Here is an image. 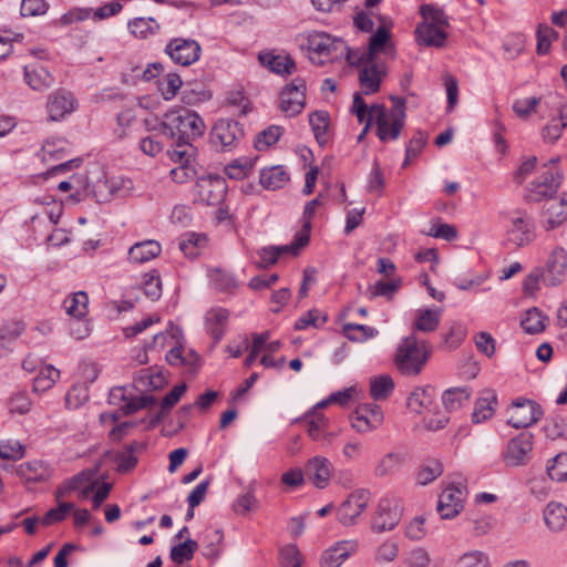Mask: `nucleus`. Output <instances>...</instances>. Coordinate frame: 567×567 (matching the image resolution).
<instances>
[{
  "label": "nucleus",
  "instance_id": "f257e3e1",
  "mask_svg": "<svg viewBox=\"0 0 567 567\" xmlns=\"http://www.w3.org/2000/svg\"><path fill=\"white\" fill-rule=\"evenodd\" d=\"M392 23L380 14L357 11V30L372 33L367 50L357 56L358 80L361 93L374 94L380 90L382 79L386 75V64L380 59L391 43Z\"/></svg>",
  "mask_w": 567,
  "mask_h": 567
},
{
  "label": "nucleus",
  "instance_id": "f03ea898",
  "mask_svg": "<svg viewBox=\"0 0 567 567\" xmlns=\"http://www.w3.org/2000/svg\"><path fill=\"white\" fill-rule=\"evenodd\" d=\"M404 120L405 113L402 106L393 107L390 113H386L383 105H368L357 93V122L364 124L361 134L357 136V142L364 137L373 123L377 125V135L382 142L396 140L404 126Z\"/></svg>",
  "mask_w": 567,
  "mask_h": 567
},
{
  "label": "nucleus",
  "instance_id": "7ed1b4c3",
  "mask_svg": "<svg viewBox=\"0 0 567 567\" xmlns=\"http://www.w3.org/2000/svg\"><path fill=\"white\" fill-rule=\"evenodd\" d=\"M162 132L173 141H194L205 132L204 121L188 109L171 110L164 115Z\"/></svg>",
  "mask_w": 567,
  "mask_h": 567
},
{
  "label": "nucleus",
  "instance_id": "20e7f679",
  "mask_svg": "<svg viewBox=\"0 0 567 567\" xmlns=\"http://www.w3.org/2000/svg\"><path fill=\"white\" fill-rule=\"evenodd\" d=\"M431 350L425 341L419 340L414 333L402 339L396 348L394 364L396 370L405 377L419 375L427 360Z\"/></svg>",
  "mask_w": 567,
  "mask_h": 567
},
{
  "label": "nucleus",
  "instance_id": "39448f33",
  "mask_svg": "<svg viewBox=\"0 0 567 567\" xmlns=\"http://www.w3.org/2000/svg\"><path fill=\"white\" fill-rule=\"evenodd\" d=\"M306 47L308 56L315 64L322 65L338 58L339 53L342 54L344 51H347L348 62L352 64L350 50L341 40L333 39L328 33L317 31L309 33Z\"/></svg>",
  "mask_w": 567,
  "mask_h": 567
},
{
  "label": "nucleus",
  "instance_id": "423d86ee",
  "mask_svg": "<svg viewBox=\"0 0 567 567\" xmlns=\"http://www.w3.org/2000/svg\"><path fill=\"white\" fill-rule=\"evenodd\" d=\"M536 238L533 218L523 212H516L506 220L503 244L507 248H522L530 245Z\"/></svg>",
  "mask_w": 567,
  "mask_h": 567
},
{
  "label": "nucleus",
  "instance_id": "0eeeda50",
  "mask_svg": "<svg viewBox=\"0 0 567 567\" xmlns=\"http://www.w3.org/2000/svg\"><path fill=\"white\" fill-rule=\"evenodd\" d=\"M156 399L152 395L127 398L126 390L123 386L113 388L109 393V403L118 406V411L107 416L116 421L122 415L133 414L144 408L154 404Z\"/></svg>",
  "mask_w": 567,
  "mask_h": 567
},
{
  "label": "nucleus",
  "instance_id": "6e6552de",
  "mask_svg": "<svg viewBox=\"0 0 567 567\" xmlns=\"http://www.w3.org/2000/svg\"><path fill=\"white\" fill-rule=\"evenodd\" d=\"M401 515L400 502L396 498L389 496L381 498L372 518V530L374 533L392 530L401 520Z\"/></svg>",
  "mask_w": 567,
  "mask_h": 567
},
{
  "label": "nucleus",
  "instance_id": "1a4fd4ad",
  "mask_svg": "<svg viewBox=\"0 0 567 567\" xmlns=\"http://www.w3.org/2000/svg\"><path fill=\"white\" fill-rule=\"evenodd\" d=\"M534 436L529 432H522L511 439L503 452V461L506 466H523L529 461L533 451Z\"/></svg>",
  "mask_w": 567,
  "mask_h": 567
},
{
  "label": "nucleus",
  "instance_id": "9d476101",
  "mask_svg": "<svg viewBox=\"0 0 567 567\" xmlns=\"http://www.w3.org/2000/svg\"><path fill=\"white\" fill-rule=\"evenodd\" d=\"M467 496V488L464 484H451L440 495L437 512L443 519H452L457 516Z\"/></svg>",
  "mask_w": 567,
  "mask_h": 567
},
{
  "label": "nucleus",
  "instance_id": "9b49d317",
  "mask_svg": "<svg viewBox=\"0 0 567 567\" xmlns=\"http://www.w3.org/2000/svg\"><path fill=\"white\" fill-rule=\"evenodd\" d=\"M542 272L546 286L556 287L561 285L567 278V250L560 246L553 248L546 258Z\"/></svg>",
  "mask_w": 567,
  "mask_h": 567
},
{
  "label": "nucleus",
  "instance_id": "f8f14e48",
  "mask_svg": "<svg viewBox=\"0 0 567 567\" xmlns=\"http://www.w3.org/2000/svg\"><path fill=\"white\" fill-rule=\"evenodd\" d=\"M306 81L296 78L289 82L280 93V109L289 116H296L306 106Z\"/></svg>",
  "mask_w": 567,
  "mask_h": 567
},
{
  "label": "nucleus",
  "instance_id": "ddd939ff",
  "mask_svg": "<svg viewBox=\"0 0 567 567\" xmlns=\"http://www.w3.org/2000/svg\"><path fill=\"white\" fill-rule=\"evenodd\" d=\"M508 424L515 429L528 427L540 420L543 410L538 403L527 399H518L512 403Z\"/></svg>",
  "mask_w": 567,
  "mask_h": 567
},
{
  "label": "nucleus",
  "instance_id": "4468645a",
  "mask_svg": "<svg viewBox=\"0 0 567 567\" xmlns=\"http://www.w3.org/2000/svg\"><path fill=\"white\" fill-rule=\"evenodd\" d=\"M200 52L199 43L193 39L175 38L165 48V53L171 60L183 66H188L198 61Z\"/></svg>",
  "mask_w": 567,
  "mask_h": 567
},
{
  "label": "nucleus",
  "instance_id": "2eb2a0df",
  "mask_svg": "<svg viewBox=\"0 0 567 567\" xmlns=\"http://www.w3.org/2000/svg\"><path fill=\"white\" fill-rule=\"evenodd\" d=\"M243 136L244 130L237 121L221 118L214 125L210 140L214 145H219L223 150H229L235 146Z\"/></svg>",
  "mask_w": 567,
  "mask_h": 567
},
{
  "label": "nucleus",
  "instance_id": "dca6fc26",
  "mask_svg": "<svg viewBox=\"0 0 567 567\" xmlns=\"http://www.w3.org/2000/svg\"><path fill=\"white\" fill-rule=\"evenodd\" d=\"M196 193L199 202L215 206L224 199L226 185L219 177H203L196 183Z\"/></svg>",
  "mask_w": 567,
  "mask_h": 567
},
{
  "label": "nucleus",
  "instance_id": "f3484780",
  "mask_svg": "<svg viewBox=\"0 0 567 567\" xmlns=\"http://www.w3.org/2000/svg\"><path fill=\"white\" fill-rule=\"evenodd\" d=\"M383 412L375 403H360L357 395V432H369L381 426Z\"/></svg>",
  "mask_w": 567,
  "mask_h": 567
},
{
  "label": "nucleus",
  "instance_id": "a211bd4d",
  "mask_svg": "<svg viewBox=\"0 0 567 567\" xmlns=\"http://www.w3.org/2000/svg\"><path fill=\"white\" fill-rule=\"evenodd\" d=\"M567 220V194L548 200L543 209V227L553 230Z\"/></svg>",
  "mask_w": 567,
  "mask_h": 567
},
{
  "label": "nucleus",
  "instance_id": "6ab92c4d",
  "mask_svg": "<svg viewBox=\"0 0 567 567\" xmlns=\"http://www.w3.org/2000/svg\"><path fill=\"white\" fill-rule=\"evenodd\" d=\"M75 110V101L70 92L58 90L49 95L47 111L49 120L60 121Z\"/></svg>",
  "mask_w": 567,
  "mask_h": 567
},
{
  "label": "nucleus",
  "instance_id": "aec40b11",
  "mask_svg": "<svg viewBox=\"0 0 567 567\" xmlns=\"http://www.w3.org/2000/svg\"><path fill=\"white\" fill-rule=\"evenodd\" d=\"M354 551V543L340 540L324 549L319 559L320 567H340Z\"/></svg>",
  "mask_w": 567,
  "mask_h": 567
},
{
  "label": "nucleus",
  "instance_id": "412c9836",
  "mask_svg": "<svg viewBox=\"0 0 567 567\" xmlns=\"http://www.w3.org/2000/svg\"><path fill=\"white\" fill-rule=\"evenodd\" d=\"M331 463L321 456H316L306 465L305 475L318 488H324L331 477Z\"/></svg>",
  "mask_w": 567,
  "mask_h": 567
},
{
  "label": "nucleus",
  "instance_id": "4be33fe9",
  "mask_svg": "<svg viewBox=\"0 0 567 567\" xmlns=\"http://www.w3.org/2000/svg\"><path fill=\"white\" fill-rule=\"evenodd\" d=\"M557 190V184L554 182L551 171H544L527 188V198L530 202H540L547 197H551Z\"/></svg>",
  "mask_w": 567,
  "mask_h": 567
},
{
  "label": "nucleus",
  "instance_id": "5701e85b",
  "mask_svg": "<svg viewBox=\"0 0 567 567\" xmlns=\"http://www.w3.org/2000/svg\"><path fill=\"white\" fill-rule=\"evenodd\" d=\"M24 81L34 91H45L54 84V78L43 66L31 64L24 66Z\"/></svg>",
  "mask_w": 567,
  "mask_h": 567
},
{
  "label": "nucleus",
  "instance_id": "b1692460",
  "mask_svg": "<svg viewBox=\"0 0 567 567\" xmlns=\"http://www.w3.org/2000/svg\"><path fill=\"white\" fill-rule=\"evenodd\" d=\"M258 60L262 66L280 75H290L296 71V63L289 55L261 52L258 54Z\"/></svg>",
  "mask_w": 567,
  "mask_h": 567
},
{
  "label": "nucleus",
  "instance_id": "393cba45",
  "mask_svg": "<svg viewBox=\"0 0 567 567\" xmlns=\"http://www.w3.org/2000/svg\"><path fill=\"white\" fill-rule=\"evenodd\" d=\"M415 37L420 44L435 48L443 47L446 40V33L443 31V28L426 21L416 27Z\"/></svg>",
  "mask_w": 567,
  "mask_h": 567
},
{
  "label": "nucleus",
  "instance_id": "a878e982",
  "mask_svg": "<svg viewBox=\"0 0 567 567\" xmlns=\"http://www.w3.org/2000/svg\"><path fill=\"white\" fill-rule=\"evenodd\" d=\"M497 406V395L493 390H485L480 396L474 406L472 414L473 422L482 423L491 419Z\"/></svg>",
  "mask_w": 567,
  "mask_h": 567
},
{
  "label": "nucleus",
  "instance_id": "bb28decb",
  "mask_svg": "<svg viewBox=\"0 0 567 567\" xmlns=\"http://www.w3.org/2000/svg\"><path fill=\"white\" fill-rule=\"evenodd\" d=\"M161 251L162 247L156 240H144L130 248L128 257L134 264H143L156 258Z\"/></svg>",
  "mask_w": 567,
  "mask_h": 567
},
{
  "label": "nucleus",
  "instance_id": "cd10ccee",
  "mask_svg": "<svg viewBox=\"0 0 567 567\" xmlns=\"http://www.w3.org/2000/svg\"><path fill=\"white\" fill-rule=\"evenodd\" d=\"M435 398V390L432 386L416 388L408 398L406 406L414 413H422L430 410Z\"/></svg>",
  "mask_w": 567,
  "mask_h": 567
},
{
  "label": "nucleus",
  "instance_id": "c85d7f7f",
  "mask_svg": "<svg viewBox=\"0 0 567 567\" xmlns=\"http://www.w3.org/2000/svg\"><path fill=\"white\" fill-rule=\"evenodd\" d=\"M549 322V318L538 308L534 307L526 310L520 327L528 334L543 332Z\"/></svg>",
  "mask_w": 567,
  "mask_h": 567
},
{
  "label": "nucleus",
  "instance_id": "c756f323",
  "mask_svg": "<svg viewBox=\"0 0 567 567\" xmlns=\"http://www.w3.org/2000/svg\"><path fill=\"white\" fill-rule=\"evenodd\" d=\"M186 389V384H177L163 398L159 411L156 412L151 419V425L154 426L166 417V415L184 395Z\"/></svg>",
  "mask_w": 567,
  "mask_h": 567
},
{
  "label": "nucleus",
  "instance_id": "7c9ffc66",
  "mask_svg": "<svg viewBox=\"0 0 567 567\" xmlns=\"http://www.w3.org/2000/svg\"><path fill=\"white\" fill-rule=\"evenodd\" d=\"M228 318L229 312L224 308H213L207 312V330L216 342L223 338Z\"/></svg>",
  "mask_w": 567,
  "mask_h": 567
},
{
  "label": "nucleus",
  "instance_id": "2f4dec72",
  "mask_svg": "<svg viewBox=\"0 0 567 567\" xmlns=\"http://www.w3.org/2000/svg\"><path fill=\"white\" fill-rule=\"evenodd\" d=\"M544 520L551 532H560L567 523V508L559 503H548L544 511Z\"/></svg>",
  "mask_w": 567,
  "mask_h": 567
},
{
  "label": "nucleus",
  "instance_id": "473e14b6",
  "mask_svg": "<svg viewBox=\"0 0 567 567\" xmlns=\"http://www.w3.org/2000/svg\"><path fill=\"white\" fill-rule=\"evenodd\" d=\"M19 475L27 482H43L47 481L50 475V468L42 461H30L22 463L19 466Z\"/></svg>",
  "mask_w": 567,
  "mask_h": 567
},
{
  "label": "nucleus",
  "instance_id": "72a5a7b5",
  "mask_svg": "<svg viewBox=\"0 0 567 567\" xmlns=\"http://www.w3.org/2000/svg\"><path fill=\"white\" fill-rule=\"evenodd\" d=\"M472 395L467 386L451 388L443 392L442 403L447 412H453L466 404Z\"/></svg>",
  "mask_w": 567,
  "mask_h": 567
},
{
  "label": "nucleus",
  "instance_id": "f704fd0d",
  "mask_svg": "<svg viewBox=\"0 0 567 567\" xmlns=\"http://www.w3.org/2000/svg\"><path fill=\"white\" fill-rule=\"evenodd\" d=\"M289 181V175L282 166H272L261 171L260 184L267 189L281 188Z\"/></svg>",
  "mask_w": 567,
  "mask_h": 567
},
{
  "label": "nucleus",
  "instance_id": "c9c22d12",
  "mask_svg": "<svg viewBox=\"0 0 567 567\" xmlns=\"http://www.w3.org/2000/svg\"><path fill=\"white\" fill-rule=\"evenodd\" d=\"M441 320V311L433 309H421L417 311V315L413 324V333L415 331L421 332H432L436 330Z\"/></svg>",
  "mask_w": 567,
  "mask_h": 567
},
{
  "label": "nucleus",
  "instance_id": "e433bc0d",
  "mask_svg": "<svg viewBox=\"0 0 567 567\" xmlns=\"http://www.w3.org/2000/svg\"><path fill=\"white\" fill-rule=\"evenodd\" d=\"M370 395L374 401L385 400L394 389V382L391 375L380 374L370 379Z\"/></svg>",
  "mask_w": 567,
  "mask_h": 567
},
{
  "label": "nucleus",
  "instance_id": "4c0bfd02",
  "mask_svg": "<svg viewBox=\"0 0 567 567\" xmlns=\"http://www.w3.org/2000/svg\"><path fill=\"white\" fill-rule=\"evenodd\" d=\"M402 285L401 278H394L390 281L379 280L373 285L369 286L367 293L370 299L375 297H384L388 300L393 299L394 295L399 291Z\"/></svg>",
  "mask_w": 567,
  "mask_h": 567
},
{
  "label": "nucleus",
  "instance_id": "58836bf2",
  "mask_svg": "<svg viewBox=\"0 0 567 567\" xmlns=\"http://www.w3.org/2000/svg\"><path fill=\"white\" fill-rule=\"evenodd\" d=\"M89 297L84 291H78L68 297L64 302V309L68 315L74 318H83L87 313Z\"/></svg>",
  "mask_w": 567,
  "mask_h": 567
},
{
  "label": "nucleus",
  "instance_id": "ea45409f",
  "mask_svg": "<svg viewBox=\"0 0 567 567\" xmlns=\"http://www.w3.org/2000/svg\"><path fill=\"white\" fill-rule=\"evenodd\" d=\"M207 245V237L203 234L188 233L179 243V249L188 258H196Z\"/></svg>",
  "mask_w": 567,
  "mask_h": 567
},
{
  "label": "nucleus",
  "instance_id": "a19ab883",
  "mask_svg": "<svg viewBox=\"0 0 567 567\" xmlns=\"http://www.w3.org/2000/svg\"><path fill=\"white\" fill-rule=\"evenodd\" d=\"M131 33L140 39H146L159 30V24L153 18H135L128 22Z\"/></svg>",
  "mask_w": 567,
  "mask_h": 567
},
{
  "label": "nucleus",
  "instance_id": "79ce46f5",
  "mask_svg": "<svg viewBox=\"0 0 567 567\" xmlns=\"http://www.w3.org/2000/svg\"><path fill=\"white\" fill-rule=\"evenodd\" d=\"M309 124L312 128L316 140L319 144L327 141V132L329 127V114L326 111H316L309 115Z\"/></svg>",
  "mask_w": 567,
  "mask_h": 567
},
{
  "label": "nucleus",
  "instance_id": "37998d69",
  "mask_svg": "<svg viewBox=\"0 0 567 567\" xmlns=\"http://www.w3.org/2000/svg\"><path fill=\"white\" fill-rule=\"evenodd\" d=\"M60 377V371L53 365L43 367L33 380V391L44 392L51 389Z\"/></svg>",
  "mask_w": 567,
  "mask_h": 567
},
{
  "label": "nucleus",
  "instance_id": "c03bdc74",
  "mask_svg": "<svg viewBox=\"0 0 567 567\" xmlns=\"http://www.w3.org/2000/svg\"><path fill=\"white\" fill-rule=\"evenodd\" d=\"M443 473V466L437 460H427L423 463L417 473H416V482L420 485H427L441 476Z\"/></svg>",
  "mask_w": 567,
  "mask_h": 567
},
{
  "label": "nucleus",
  "instance_id": "a18cd8bd",
  "mask_svg": "<svg viewBox=\"0 0 567 567\" xmlns=\"http://www.w3.org/2000/svg\"><path fill=\"white\" fill-rule=\"evenodd\" d=\"M255 165V159L249 157H240L233 161L225 167V174L231 179H244L247 177Z\"/></svg>",
  "mask_w": 567,
  "mask_h": 567
},
{
  "label": "nucleus",
  "instance_id": "49530a36",
  "mask_svg": "<svg viewBox=\"0 0 567 567\" xmlns=\"http://www.w3.org/2000/svg\"><path fill=\"white\" fill-rule=\"evenodd\" d=\"M305 557L295 544H288L279 548L280 567H301Z\"/></svg>",
  "mask_w": 567,
  "mask_h": 567
},
{
  "label": "nucleus",
  "instance_id": "de8ad7c7",
  "mask_svg": "<svg viewBox=\"0 0 567 567\" xmlns=\"http://www.w3.org/2000/svg\"><path fill=\"white\" fill-rule=\"evenodd\" d=\"M404 457L400 453L390 452L385 454L375 466L377 476H386L399 471Z\"/></svg>",
  "mask_w": 567,
  "mask_h": 567
},
{
  "label": "nucleus",
  "instance_id": "09e8293b",
  "mask_svg": "<svg viewBox=\"0 0 567 567\" xmlns=\"http://www.w3.org/2000/svg\"><path fill=\"white\" fill-rule=\"evenodd\" d=\"M198 548L196 540L186 538L184 543L173 546L171 549V559L176 564H183L190 560Z\"/></svg>",
  "mask_w": 567,
  "mask_h": 567
},
{
  "label": "nucleus",
  "instance_id": "8fccbe9b",
  "mask_svg": "<svg viewBox=\"0 0 567 567\" xmlns=\"http://www.w3.org/2000/svg\"><path fill=\"white\" fill-rule=\"evenodd\" d=\"M558 39V32L547 24H539L537 29L536 51L539 55H545L550 50L553 41Z\"/></svg>",
  "mask_w": 567,
  "mask_h": 567
},
{
  "label": "nucleus",
  "instance_id": "3c124183",
  "mask_svg": "<svg viewBox=\"0 0 567 567\" xmlns=\"http://www.w3.org/2000/svg\"><path fill=\"white\" fill-rule=\"evenodd\" d=\"M431 561L432 559L429 551L423 547L411 549L402 559L404 567H430Z\"/></svg>",
  "mask_w": 567,
  "mask_h": 567
},
{
  "label": "nucleus",
  "instance_id": "603ef678",
  "mask_svg": "<svg viewBox=\"0 0 567 567\" xmlns=\"http://www.w3.org/2000/svg\"><path fill=\"white\" fill-rule=\"evenodd\" d=\"M327 322V315L318 309H311L302 315L296 322V330H303L308 327L321 328Z\"/></svg>",
  "mask_w": 567,
  "mask_h": 567
},
{
  "label": "nucleus",
  "instance_id": "864d4df0",
  "mask_svg": "<svg viewBox=\"0 0 567 567\" xmlns=\"http://www.w3.org/2000/svg\"><path fill=\"white\" fill-rule=\"evenodd\" d=\"M548 476L557 482L567 480V453L557 454L547 465Z\"/></svg>",
  "mask_w": 567,
  "mask_h": 567
},
{
  "label": "nucleus",
  "instance_id": "5fc2aeb1",
  "mask_svg": "<svg viewBox=\"0 0 567 567\" xmlns=\"http://www.w3.org/2000/svg\"><path fill=\"white\" fill-rule=\"evenodd\" d=\"M24 455V447L18 441L13 439L4 440L0 442V458L3 461H18Z\"/></svg>",
  "mask_w": 567,
  "mask_h": 567
},
{
  "label": "nucleus",
  "instance_id": "6e6d98bb",
  "mask_svg": "<svg viewBox=\"0 0 567 567\" xmlns=\"http://www.w3.org/2000/svg\"><path fill=\"white\" fill-rule=\"evenodd\" d=\"M173 142L174 148L169 152L171 159L175 163H179V166H187L194 155L192 141H186L185 145H183L182 141Z\"/></svg>",
  "mask_w": 567,
  "mask_h": 567
},
{
  "label": "nucleus",
  "instance_id": "4d7b16f0",
  "mask_svg": "<svg viewBox=\"0 0 567 567\" xmlns=\"http://www.w3.org/2000/svg\"><path fill=\"white\" fill-rule=\"evenodd\" d=\"M58 507L51 508L41 518V524L50 526L54 523L62 522L75 507L73 503H63L60 499L58 501Z\"/></svg>",
  "mask_w": 567,
  "mask_h": 567
},
{
  "label": "nucleus",
  "instance_id": "13d9d810",
  "mask_svg": "<svg viewBox=\"0 0 567 567\" xmlns=\"http://www.w3.org/2000/svg\"><path fill=\"white\" fill-rule=\"evenodd\" d=\"M143 290L152 300H157L162 296V281L156 270L144 275Z\"/></svg>",
  "mask_w": 567,
  "mask_h": 567
},
{
  "label": "nucleus",
  "instance_id": "bf43d9fd",
  "mask_svg": "<svg viewBox=\"0 0 567 567\" xmlns=\"http://www.w3.org/2000/svg\"><path fill=\"white\" fill-rule=\"evenodd\" d=\"M455 567H489V560L484 553L473 550L463 554L457 559Z\"/></svg>",
  "mask_w": 567,
  "mask_h": 567
},
{
  "label": "nucleus",
  "instance_id": "052dcab7",
  "mask_svg": "<svg viewBox=\"0 0 567 567\" xmlns=\"http://www.w3.org/2000/svg\"><path fill=\"white\" fill-rule=\"evenodd\" d=\"M426 135L421 131H417L412 136L405 150V159L403 163V167H405L411 159L417 157L421 154L422 150L426 144Z\"/></svg>",
  "mask_w": 567,
  "mask_h": 567
},
{
  "label": "nucleus",
  "instance_id": "680f3d73",
  "mask_svg": "<svg viewBox=\"0 0 567 567\" xmlns=\"http://www.w3.org/2000/svg\"><path fill=\"white\" fill-rule=\"evenodd\" d=\"M354 395V389L352 386L344 389L339 392L331 393L326 400L320 401L316 408L323 409L329 404H338L340 406H348Z\"/></svg>",
  "mask_w": 567,
  "mask_h": 567
},
{
  "label": "nucleus",
  "instance_id": "e2e57ef3",
  "mask_svg": "<svg viewBox=\"0 0 567 567\" xmlns=\"http://www.w3.org/2000/svg\"><path fill=\"white\" fill-rule=\"evenodd\" d=\"M310 236L306 234V231L299 230L293 240L289 245L284 246H275V248L279 251V256L282 254H290L292 256H298L300 250L306 247L309 243Z\"/></svg>",
  "mask_w": 567,
  "mask_h": 567
},
{
  "label": "nucleus",
  "instance_id": "0e129e2a",
  "mask_svg": "<svg viewBox=\"0 0 567 567\" xmlns=\"http://www.w3.org/2000/svg\"><path fill=\"white\" fill-rule=\"evenodd\" d=\"M281 135L279 126H270L257 135L255 146L257 150L262 151L274 145Z\"/></svg>",
  "mask_w": 567,
  "mask_h": 567
},
{
  "label": "nucleus",
  "instance_id": "69168bd1",
  "mask_svg": "<svg viewBox=\"0 0 567 567\" xmlns=\"http://www.w3.org/2000/svg\"><path fill=\"white\" fill-rule=\"evenodd\" d=\"M113 461L116 464V471L120 473H127L137 464V457L132 453V450H123L113 454Z\"/></svg>",
  "mask_w": 567,
  "mask_h": 567
},
{
  "label": "nucleus",
  "instance_id": "338daca9",
  "mask_svg": "<svg viewBox=\"0 0 567 567\" xmlns=\"http://www.w3.org/2000/svg\"><path fill=\"white\" fill-rule=\"evenodd\" d=\"M104 179L107 182V187H110L111 198L125 196L133 188V183L130 178L112 177Z\"/></svg>",
  "mask_w": 567,
  "mask_h": 567
},
{
  "label": "nucleus",
  "instance_id": "774afa93",
  "mask_svg": "<svg viewBox=\"0 0 567 567\" xmlns=\"http://www.w3.org/2000/svg\"><path fill=\"white\" fill-rule=\"evenodd\" d=\"M209 277L219 290H230L237 286L235 278L227 271L221 269L210 270Z\"/></svg>",
  "mask_w": 567,
  "mask_h": 567
}]
</instances>
